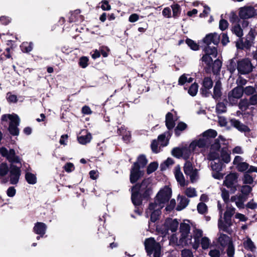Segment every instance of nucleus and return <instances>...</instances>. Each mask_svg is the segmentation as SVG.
I'll return each instance as SVG.
<instances>
[{
  "label": "nucleus",
  "mask_w": 257,
  "mask_h": 257,
  "mask_svg": "<svg viewBox=\"0 0 257 257\" xmlns=\"http://www.w3.org/2000/svg\"><path fill=\"white\" fill-rule=\"evenodd\" d=\"M151 181L149 179L144 180L141 184H137L132 189V201L136 206H139L142 198H147L152 193Z\"/></svg>",
  "instance_id": "nucleus-1"
},
{
  "label": "nucleus",
  "mask_w": 257,
  "mask_h": 257,
  "mask_svg": "<svg viewBox=\"0 0 257 257\" xmlns=\"http://www.w3.org/2000/svg\"><path fill=\"white\" fill-rule=\"evenodd\" d=\"M235 208L227 205L226 210L224 213V220L223 221L220 217L218 220V226L219 230L229 233L231 232L229 227L232 225L231 217L235 213Z\"/></svg>",
  "instance_id": "nucleus-2"
},
{
  "label": "nucleus",
  "mask_w": 257,
  "mask_h": 257,
  "mask_svg": "<svg viewBox=\"0 0 257 257\" xmlns=\"http://www.w3.org/2000/svg\"><path fill=\"white\" fill-rule=\"evenodd\" d=\"M190 222L188 220H184L180 225L181 234L180 242L184 245H190L192 243V236L190 234Z\"/></svg>",
  "instance_id": "nucleus-3"
},
{
  "label": "nucleus",
  "mask_w": 257,
  "mask_h": 257,
  "mask_svg": "<svg viewBox=\"0 0 257 257\" xmlns=\"http://www.w3.org/2000/svg\"><path fill=\"white\" fill-rule=\"evenodd\" d=\"M203 54L200 59L203 65L210 67L213 64V59L217 56V50L215 47L205 46L203 50Z\"/></svg>",
  "instance_id": "nucleus-4"
},
{
  "label": "nucleus",
  "mask_w": 257,
  "mask_h": 257,
  "mask_svg": "<svg viewBox=\"0 0 257 257\" xmlns=\"http://www.w3.org/2000/svg\"><path fill=\"white\" fill-rule=\"evenodd\" d=\"M10 120L9 131L10 134L13 136H18L19 131L18 126L20 123V119L16 114H4L2 116V121Z\"/></svg>",
  "instance_id": "nucleus-5"
},
{
  "label": "nucleus",
  "mask_w": 257,
  "mask_h": 257,
  "mask_svg": "<svg viewBox=\"0 0 257 257\" xmlns=\"http://www.w3.org/2000/svg\"><path fill=\"white\" fill-rule=\"evenodd\" d=\"M145 249L149 255L153 253V257H160L161 246L152 238H148L145 241Z\"/></svg>",
  "instance_id": "nucleus-6"
},
{
  "label": "nucleus",
  "mask_w": 257,
  "mask_h": 257,
  "mask_svg": "<svg viewBox=\"0 0 257 257\" xmlns=\"http://www.w3.org/2000/svg\"><path fill=\"white\" fill-rule=\"evenodd\" d=\"M220 141H224V139L222 136L214 141L211 144L210 151L207 156V159L209 160L214 161L219 159Z\"/></svg>",
  "instance_id": "nucleus-7"
},
{
  "label": "nucleus",
  "mask_w": 257,
  "mask_h": 257,
  "mask_svg": "<svg viewBox=\"0 0 257 257\" xmlns=\"http://www.w3.org/2000/svg\"><path fill=\"white\" fill-rule=\"evenodd\" d=\"M171 194V189L168 187H165L158 192L153 203L160 205L163 207L164 204L170 200Z\"/></svg>",
  "instance_id": "nucleus-8"
},
{
  "label": "nucleus",
  "mask_w": 257,
  "mask_h": 257,
  "mask_svg": "<svg viewBox=\"0 0 257 257\" xmlns=\"http://www.w3.org/2000/svg\"><path fill=\"white\" fill-rule=\"evenodd\" d=\"M211 144L209 138L202 136L191 143L190 148L193 151H196L198 153L199 152V149H204L208 147Z\"/></svg>",
  "instance_id": "nucleus-9"
},
{
  "label": "nucleus",
  "mask_w": 257,
  "mask_h": 257,
  "mask_svg": "<svg viewBox=\"0 0 257 257\" xmlns=\"http://www.w3.org/2000/svg\"><path fill=\"white\" fill-rule=\"evenodd\" d=\"M162 208L160 205L153 203H150L146 211L147 217L150 216L151 221L153 222H156L159 219L161 214V209Z\"/></svg>",
  "instance_id": "nucleus-10"
},
{
  "label": "nucleus",
  "mask_w": 257,
  "mask_h": 257,
  "mask_svg": "<svg viewBox=\"0 0 257 257\" xmlns=\"http://www.w3.org/2000/svg\"><path fill=\"white\" fill-rule=\"evenodd\" d=\"M0 154L12 163L11 164L20 163V158L16 155L15 151L13 149L8 150L5 147H2L0 148Z\"/></svg>",
  "instance_id": "nucleus-11"
},
{
  "label": "nucleus",
  "mask_w": 257,
  "mask_h": 257,
  "mask_svg": "<svg viewBox=\"0 0 257 257\" xmlns=\"http://www.w3.org/2000/svg\"><path fill=\"white\" fill-rule=\"evenodd\" d=\"M237 69L241 74H245L251 71L252 69L250 60L248 58H243L237 61Z\"/></svg>",
  "instance_id": "nucleus-12"
},
{
  "label": "nucleus",
  "mask_w": 257,
  "mask_h": 257,
  "mask_svg": "<svg viewBox=\"0 0 257 257\" xmlns=\"http://www.w3.org/2000/svg\"><path fill=\"white\" fill-rule=\"evenodd\" d=\"M185 174L189 176L191 182H194L198 178V170L194 168L192 163L190 161H187L184 166Z\"/></svg>",
  "instance_id": "nucleus-13"
},
{
  "label": "nucleus",
  "mask_w": 257,
  "mask_h": 257,
  "mask_svg": "<svg viewBox=\"0 0 257 257\" xmlns=\"http://www.w3.org/2000/svg\"><path fill=\"white\" fill-rule=\"evenodd\" d=\"M243 94V88L241 87H236L228 93V99L231 105L237 103L238 100Z\"/></svg>",
  "instance_id": "nucleus-14"
},
{
  "label": "nucleus",
  "mask_w": 257,
  "mask_h": 257,
  "mask_svg": "<svg viewBox=\"0 0 257 257\" xmlns=\"http://www.w3.org/2000/svg\"><path fill=\"white\" fill-rule=\"evenodd\" d=\"M20 175V168L15 165L11 164L10 166V181L11 184H17L19 182Z\"/></svg>",
  "instance_id": "nucleus-15"
},
{
  "label": "nucleus",
  "mask_w": 257,
  "mask_h": 257,
  "mask_svg": "<svg viewBox=\"0 0 257 257\" xmlns=\"http://www.w3.org/2000/svg\"><path fill=\"white\" fill-rule=\"evenodd\" d=\"M256 11L251 6H245L241 7L239 10V16L242 19H248L255 16Z\"/></svg>",
  "instance_id": "nucleus-16"
},
{
  "label": "nucleus",
  "mask_w": 257,
  "mask_h": 257,
  "mask_svg": "<svg viewBox=\"0 0 257 257\" xmlns=\"http://www.w3.org/2000/svg\"><path fill=\"white\" fill-rule=\"evenodd\" d=\"M144 175L138 163H134L131 171L130 181L132 183L136 182Z\"/></svg>",
  "instance_id": "nucleus-17"
},
{
  "label": "nucleus",
  "mask_w": 257,
  "mask_h": 257,
  "mask_svg": "<svg viewBox=\"0 0 257 257\" xmlns=\"http://www.w3.org/2000/svg\"><path fill=\"white\" fill-rule=\"evenodd\" d=\"M203 235V231L201 229L198 228H194L193 231V236L194 241H192V243H191L193 248L195 249H197L200 244V237Z\"/></svg>",
  "instance_id": "nucleus-18"
},
{
  "label": "nucleus",
  "mask_w": 257,
  "mask_h": 257,
  "mask_svg": "<svg viewBox=\"0 0 257 257\" xmlns=\"http://www.w3.org/2000/svg\"><path fill=\"white\" fill-rule=\"evenodd\" d=\"M220 41V36L216 33H210L203 39L204 43L207 46L211 43L217 45Z\"/></svg>",
  "instance_id": "nucleus-19"
},
{
  "label": "nucleus",
  "mask_w": 257,
  "mask_h": 257,
  "mask_svg": "<svg viewBox=\"0 0 257 257\" xmlns=\"http://www.w3.org/2000/svg\"><path fill=\"white\" fill-rule=\"evenodd\" d=\"M174 175L176 179L180 185L182 187H184L187 185V182L185 181L184 175L181 171L180 166L177 165L174 169Z\"/></svg>",
  "instance_id": "nucleus-20"
},
{
  "label": "nucleus",
  "mask_w": 257,
  "mask_h": 257,
  "mask_svg": "<svg viewBox=\"0 0 257 257\" xmlns=\"http://www.w3.org/2000/svg\"><path fill=\"white\" fill-rule=\"evenodd\" d=\"M237 179L236 174L230 173L226 176L223 184L228 188H234V184L237 182Z\"/></svg>",
  "instance_id": "nucleus-21"
},
{
  "label": "nucleus",
  "mask_w": 257,
  "mask_h": 257,
  "mask_svg": "<svg viewBox=\"0 0 257 257\" xmlns=\"http://www.w3.org/2000/svg\"><path fill=\"white\" fill-rule=\"evenodd\" d=\"M247 197L242 194H238L231 197L230 201L235 202L236 206L239 208H244V202L246 200Z\"/></svg>",
  "instance_id": "nucleus-22"
},
{
  "label": "nucleus",
  "mask_w": 257,
  "mask_h": 257,
  "mask_svg": "<svg viewBox=\"0 0 257 257\" xmlns=\"http://www.w3.org/2000/svg\"><path fill=\"white\" fill-rule=\"evenodd\" d=\"M91 139L92 136L91 134L85 130L82 131L81 135L77 137L78 141L82 145L89 143Z\"/></svg>",
  "instance_id": "nucleus-23"
},
{
  "label": "nucleus",
  "mask_w": 257,
  "mask_h": 257,
  "mask_svg": "<svg viewBox=\"0 0 257 257\" xmlns=\"http://www.w3.org/2000/svg\"><path fill=\"white\" fill-rule=\"evenodd\" d=\"M46 229L47 226L44 223L38 222L35 223L33 231L36 234L43 236L46 233Z\"/></svg>",
  "instance_id": "nucleus-24"
},
{
  "label": "nucleus",
  "mask_w": 257,
  "mask_h": 257,
  "mask_svg": "<svg viewBox=\"0 0 257 257\" xmlns=\"http://www.w3.org/2000/svg\"><path fill=\"white\" fill-rule=\"evenodd\" d=\"M165 225L168 230H171L172 232H174L177 230L179 222L176 219L168 218L166 220Z\"/></svg>",
  "instance_id": "nucleus-25"
},
{
  "label": "nucleus",
  "mask_w": 257,
  "mask_h": 257,
  "mask_svg": "<svg viewBox=\"0 0 257 257\" xmlns=\"http://www.w3.org/2000/svg\"><path fill=\"white\" fill-rule=\"evenodd\" d=\"M230 123L232 126L240 132H248L249 131V129L247 126L244 125L235 119H231L230 120Z\"/></svg>",
  "instance_id": "nucleus-26"
},
{
  "label": "nucleus",
  "mask_w": 257,
  "mask_h": 257,
  "mask_svg": "<svg viewBox=\"0 0 257 257\" xmlns=\"http://www.w3.org/2000/svg\"><path fill=\"white\" fill-rule=\"evenodd\" d=\"M221 83L220 81L216 82L213 89V97L215 99H219L221 95Z\"/></svg>",
  "instance_id": "nucleus-27"
},
{
  "label": "nucleus",
  "mask_w": 257,
  "mask_h": 257,
  "mask_svg": "<svg viewBox=\"0 0 257 257\" xmlns=\"http://www.w3.org/2000/svg\"><path fill=\"white\" fill-rule=\"evenodd\" d=\"M219 159L223 163L227 164L230 161V154L227 152L226 149H223L221 151Z\"/></svg>",
  "instance_id": "nucleus-28"
},
{
  "label": "nucleus",
  "mask_w": 257,
  "mask_h": 257,
  "mask_svg": "<svg viewBox=\"0 0 257 257\" xmlns=\"http://www.w3.org/2000/svg\"><path fill=\"white\" fill-rule=\"evenodd\" d=\"M179 203L177 206V210L178 211L184 209L188 204L189 200L184 196L178 197Z\"/></svg>",
  "instance_id": "nucleus-29"
},
{
  "label": "nucleus",
  "mask_w": 257,
  "mask_h": 257,
  "mask_svg": "<svg viewBox=\"0 0 257 257\" xmlns=\"http://www.w3.org/2000/svg\"><path fill=\"white\" fill-rule=\"evenodd\" d=\"M166 125L169 130H172L175 126V120L173 115L171 112H168L166 115Z\"/></svg>",
  "instance_id": "nucleus-30"
},
{
  "label": "nucleus",
  "mask_w": 257,
  "mask_h": 257,
  "mask_svg": "<svg viewBox=\"0 0 257 257\" xmlns=\"http://www.w3.org/2000/svg\"><path fill=\"white\" fill-rule=\"evenodd\" d=\"M170 136L171 135L169 132H166L160 135L158 138L159 145L162 147L166 146L169 141L168 139L167 138L170 137Z\"/></svg>",
  "instance_id": "nucleus-31"
},
{
  "label": "nucleus",
  "mask_w": 257,
  "mask_h": 257,
  "mask_svg": "<svg viewBox=\"0 0 257 257\" xmlns=\"http://www.w3.org/2000/svg\"><path fill=\"white\" fill-rule=\"evenodd\" d=\"M218 241L221 246L224 247L231 243L230 237L226 234H220L218 239Z\"/></svg>",
  "instance_id": "nucleus-32"
},
{
  "label": "nucleus",
  "mask_w": 257,
  "mask_h": 257,
  "mask_svg": "<svg viewBox=\"0 0 257 257\" xmlns=\"http://www.w3.org/2000/svg\"><path fill=\"white\" fill-rule=\"evenodd\" d=\"M193 153H198L196 151H193L190 148V145L188 147L182 148V157L185 160L189 159Z\"/></svg>",
  "instance_id": "nucleus-33"
},
{
  "label": "nucleus",
  "mask_w": 257,
  "mask_h": 257,
  "mask_svg": "<svg viewBox=\"0 0 257 257\" xmlns=\"http://www.w3.org/2000/svg\"><path fill=\"white\" fill-rule=\"evenodd\" d=\"M223 163L219 159L216 160L212 161L210 166L212 170L216 172H220L222 170Z\"/></svg>",
  "instance_id": "nucleus-34"
},
{
  "label": "nucleus",
  "mask_w": 257,
  "mask_h": 257,
  "mask_svg": "<svg viewBox=\"0 0 257 257\" xmlns=\"http://www.w3.org/2000/svg\"><path fill=\"white\" fill-rule=\"evenodd\" d=\"M244 247L251 251H254L255 249V246L253 241L249 237H246L243 241Z\"/></svg>",
  "instance_id": "nucleus-35"
},
{
  "label": "nucleus",
  "mask_w": 257,
  "mask_h": 257,
  "mask_svg": "<svg viewBox=\"0 0 257 257\" xmlns=\"http://www.w3.org/2000/svg\"><path fill=\"white\" fill-rule=\"evenodd\" d=\"M9 171H10V167L7 163L4 162L0 164V176L1 177L6 176Z\"/></svg>",
  "instance_id": "nucleus-36"
},
{
  "label": "nucleus",
  "mask_w": 257,
  "mask_h": 257,
  "mask_svg": "<svg viewBox=\"0 0 257 257\" xmlns=\"http://www.w3.org/2000/svg\"><path fill=\"white\" fill-rule=\"evenodd\" d=\"M213 86V81L212 79L209 77L204 78L203 81V88L202 91H204V89L206 90L210 89Z\"/></svg>",
  "instance_id": "nucleus-37"
},
{
  "label": "nucleus",
  "mask_w": 257,
  "mask_h": 257,
  "mask_svg": "<svg viewBox=\"0 0 257 257\" xmlns=\"http://www.w3.org/2000/svg\"><path fill=\"white\" fill-rule=\"evenodd\" d=\"M33 46L32 42H24L21 45V48L23 52L28 53L32 50Z\"/></svg>",
  "instance_id": "nucleus-38"
},
{
  "label": "nucleus",
  "mask_w": 257,
  "mask_h": 257,
  "mask_svg": "<svg viewBox=\"0 0 257 257\" xmlns=\"http://www.w3.org/2000/svg\"><path fill=\"white\" fill-rule=\"evenodd\" d=\"M231 31L233 33L235 34L237 37H241L243 35L242 30L238 24H235L232 27Z\"/></svg>",
  "instance_id": "nucleus-39"
},
{
  "label": "nucleus",
  "mask_w": 257,
  "mask_h": 257,
  "mask_svg": "<svg viewBox=\"0 0 257 257\" xmlns=\"http://www.w3.org/2000/svg\"><path fill=\"white\" fill-rule=\"evenodd\" d=\"M26 179L27 182L30 184H35L37 182V178L35 175L31 173L27 172L26 174Z\"/></svg>",
  "instance_id": "nucleus-40"
},
{
  "label": "nucleus",
  "mask_w": 257,
  "mask_h": 257,
  "mask_svg": "<svg viewBox=\"0 0 257 257\" xmlns=\"http://www.w3.org/2000/svg\"><path fill=\"white\" fill-rule=\"evenodd\" d=\"M200 243L201 244V247L203 249H206L209 247L211 242L208 237L204 236L202 237L200 241Z\"/></svg>",
  "instance_id": "nucleus-41"
},
{
  "label": "nucleus",
  "mask_w": 257,
  "mask_h": 257,
  "mask_svg": "<svg viewBox=\"0 0 257 257\" xmlns=\"http://www.w3.org/2000/svg\"><path fill=\"white\" fill-rule=\"evenodd\" d=\"M217 132L214 130H208L204 132L202 136L204 137L209 138L210 139L211 143H212V138H215L217 136Z\"/></svg>",
  "instance_id": "nucleus-42"
},
{
  "label": "nucleus",
  "mask_w": 257,
  "mask_h": 257,
  "mask_svg": "<svg viewBox=\"0 0 257 257\" xmlns=\"http://www.w3.org/2000/svg\"><path fill=\"white\" fill-rule=\"evenodd\" d=\"M198 90V85L196 83H194L189 88L188 92L192 96H194L197 94Z\"/></svg>",
  "instance_id": "nucleus-43"
},
{
  "label": "nucleus",
  "mask_w": 257,
  "mask_h": 257,
  "mask_svg": "<svg viewBox=\"0 0 257 257\" xmlns=\"http://www.w3.org/2000/svg\"><path fill=\"white\" fill-rule=\"evenodd\" d=\"M185 194L188 197H194L197 196V192L194 188L188 187L185 191Z\"/></svg>",
  "instance_id": "nucleus-44"
},
{
  "label": "nucleus",
  "mask_w": 257,
  "mask_h": 257,
  "mask_svg": "<svg viewBox=\"0 0 257 257\" xmlns=\"http://www.w3.org/2000/svg\"><path fill=\"white\" fill-rule=\"evenodd\" d=\"M253 178L248 173L244 174L242 178V182L244 184H251L253 182Z\"/></svg>",
  "instance_id": "nucleus-45"
},
{
  "label": "nucleus",
  "mask_w": 257,
  "mask_h": 257,
  "mask_svg": "<svg viewBox=\"0 0 257 257\" xmlns=\"http://www.w3.org/2000/svg\"><path fill=\"white\" fill-rule=\"evenodd\" d=\"M216 110L218 113H223L226 110V105L223 102H219L216 105Z\"/></svg>",
  "instance_id": "nucleus-46"
},
{
  "label": "nucleus",
  "mask_w": 257,
  "mask_h": 257,
  "mask_svg": "<svg viewBox=\"0 0 257 257\" xmlns=\"http://www.w3.org/2000/svg\"><path fill=\"white\" fill-rule=\"evenodd\" d=\"M135 163H138L140 168L144 167L147 164V160L145 156L141 155L138 157L137 162Z\"/></svg>",
  "instance_id": "nucleus-47"
},
{
  "label": "nucleus",
  "mask_w": 257,
  "mask_h": 257,
  "mask_svg": "<svg viewBox=\"0 0 257 257\" xmlns=\"http://www.w3.org/2000/svg\"><path fill=\"white\" fill-rule=\"evenodd\" d=\"M186 43L188 46L193 50H197L199 49V46L195 43L193 40L187 39L186 40Z\"/></svg>",
  "instance_id": "nucleus-48"
},
{
  "label": "nucleus",
  "mask_w": 257,
  "mask_h": 257,
  "mask_svg": "<svg viewBox=\"0 0 257 257\" xmlns=\"http://www.w3.org/2000/svg\"><path fill=\"white\" fill-rule=\"evenodd\" d=\"M212 64V69L213 71L218 72L220 71L222 66V62L221 61L218 59H216Z\"/></svg>",
  "instance_id": "nucleus-49"
},
{
  "label": "nucleus",
  "mask_w": 257,
  "mask_h": 257,
  "mask_svg": "<svg viewBox=\"0 0 257 257\" xmlns=\"http://www.w3.org/2000/svg\"><path fill=\"white\" fill-rule=\"evenodd\" d=\"M252 188L250 186L244 185L241 187L240 191L242 193L241 194L243 195L244 196H246L249 194Z\"/></svg>",
  "instance_id": "nucleus-50"
},
{
  "label": "nucleus",
  "mask_w": 257,
  "mask_h": 257,
  "mask_svg": "<svg viewBox=\"0 0 257 257\" xmlns=\"http://www.w3.org/2000/svg\"><path fill=\"white\" fill-rule=\"evenodd\" d=\"M227 68L231 73H233L235 71L236 68H237L235 59L230 60L229 64L227 65Z\"/></svg>",
  "instance_id": "nucleus-51"
},
{
  "label": "nucleus",
  "mask_w": 257,
  "mask_h": 257,
  "mask_svg": "<svg viewBox=\"0 0 257 257\" xmlns=\"http://www.w3.org/2000/svg\"><path fill=\"white\" fill-rule=\"evenodd\" d=\"M158 164L156 162L151 163L147 168V173L150 174L157 170Z\"/></svg>",
  "instance_id": "nucleus-52"
},
{
  "label": "nucleus",
  "mask_w": 257,
  "mask_h": 257,
  "mask_svg": "<svg viewBox=\"0 0 257 257\" xmlns=\"http://www.w3.org/2000/svg\"><path fill=\"white\" fill-rule=\"evenodd\" d=\"M187 124L183 122H179L175 130V134L177 135H179V133H178V131H183L185 130Z\"/></svg>",
  "instance_id": "nucleus-53"
},
{
  "label": "nucleus",
  "mask_w": 257,
  "mask_h": 257,
  "mask_svg": "<svg viewBox=\"0 0 257 257\" xmlns=\"http://www.w3.org/2000/svg\"><path fill=\"white\" fill-rule=\"evenodd\" d=\"M207 206L204 203H199L197 205V210L199 213H205L207 211Z\"/></svg>",
  "instance_id": "nucleus-54"
},
{
  "label": "nucleus",
  "mask_w": 257,
  "mask_h": 257,
  "mask_svg": "<svg viewBox=\"0 0 257 257\" xmlns=\"http://www.w3.org/2000/svg\"><path fill=\"white\" fill-rule=\"evenodd\" d=\"M250 105L249 101L247 99L241 100L239 103V108L241 110H245Z\"/></svg>",
  "instance_id": "nucleus-55"
},
{
  "label": "nucleus",
  "mask_w": 257,
  "mask_h": 257,
  "mask_svg": "<svg viewBox=\"0 0 257 257\" xmlns=\"http://www.w3.org/2000/svg\"><path fill=\"white\" fill-rule=\"evenodd\" d=\"M221 197L224 201L227 203L229 200V194L228 191L225 189L221 190Z\"/></svg>",
  "instance_id": "nucleus-56"
},
{
  "label": "nucleus",
  "mask_w": 257,
  "mask_h": 257,
  "mask_svg": "<svg viewBox=\"0 0 257 257\" xmlns=\"http://www.w3.org/2000/svg\"><path fill=\"white\" fill-rule=\"evenodd\" d=\"M227 246V253L228 256L229 257H233L234 253V249L232 243L231 242L230 244H228Z\"/></svg>",
  "instance_id": "nucleus-57"
},
{
  "label": "nucleus",
  "mask_w": 257,
  "mask_h": 257,
  "mask_svg": "<svg viewBox=\"0 0 257 257\" xmlns=\"http://www.w3.org/2000/svg\"><path fill=\"white\" fill-rule=\"evenodd\" d=\"M248 164L245 162H242L237 166V170L240 172H243L248 168Z\"/></svg>",
  "instance_id": "nucleus-58"
},
{
  "label": "nucleus",
  "mask_w": 257,
  "mask_h": 257,
  "mask_svg": "<svg viewBox=\"0 0 257 257\" xmlns=\"http://www.w3.org/2000/svg\"><path fill=\"white\" fill-rule=\"evenodd\" d=\"M228 26V23L227 21L222 19L219 22V29L222 30H225Z\"/></svg>",
  "instance_id": "nucleus-59"
},
{
  "label": "nucleus",
  "mask_w": 257,
  "mask_h": 257,
  "mask_svg": "<svg viewBox=\"0 0 257 257\" xmlns=\"http://www.w3.org/2000/svg\"><path fill=\"white\" fill-rule=\"evenodd\" d=\"M88 59L86 57H82L79 60V65L82 68H85L88 65Z\"/></svg>",
  "instance_id": "nucleus-60"
},
{
  "label": "nucleus",
  "mask_w": 257,
  "mask_h": 257,
  "mask_svg": "<svg viewBox=\"0 0 257 257\" xmlns=\"http://www.w3.org/2000/svg\"><path fill=\"white\" fill-rule=\"evenodd\" d=\"M172 154L174 156L177 158H180L182 157V148H175L172 150Z\"/></svg>",
  "instance_id": "nucleus-61"
},
{
  "label": "nucleus",
  "mask_w": 257,
  "mask_h": 257,
  "mask_svg": "<svg viewBox=\"0 0 257 257\" xmlns=\"http://www.w3.org/2000/svg\"><path fill=\"white\" fill-rule=\"evenodd\" d=\"M101 9L104 11H108L111 9L110 6L108 4V0H103L101 2Z\"/></svg>",
  "instance_id": "nucleus-62"
},
{
  "label": "nucleus",
  "mask_w": 257,
  "mask_h": 257,
  "mask_svg": "<svg viewBox=\"0 0 257 257\" xmlns=\"http://www.w3.org/2000/svg\"><path fill=\"white\" fill-rule=\"evenodd\" d=\"M182 257H193V253L190 249H184L181 252Z\"/></svg>",
  "instance_id": "nucleus-63"
},
{
  "label": "nucleus",
  "mask_w": 257,
  "mask_h": 257,
  "mask_svg": "<svg viewBox=\"0 0 257 257\" xmlns=\"http://www.w3.org/2000/svg\"><path fill=\"white\" fill-rule=\"evenodd\" d=\"M209 255L211 257H219L220 253L218 250L214 249L210 250L209 252Z\"/></svg>",
  "instance_id": "nucleus-64"
}]
</instances>
